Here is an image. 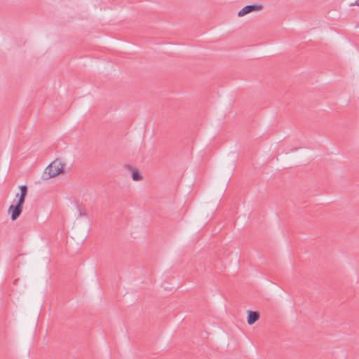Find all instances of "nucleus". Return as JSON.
Returning <instances> with one entry per match:
<instances>
[{"label":"nucleus","instance_id":"obj_1","mask_svg":"<svg viewBox=\"0 0 359 359\" xmlns=\"http://www.w3.org/2000/svg\"><path fill=\"white\" fill-rule=\"evenodd\" d=\"M64 164L60 161H53L45 169L42 178L44 180H49L52 177H55L59 174L63 172Z\"/></svg>","mask_w":359,"mask_h":359},{"label":"nucleus","instance_id":"obj_2","mask_svg":"<svg viewBox=\"0 0 359 359\" xmlns=\"http://www.w3.org/2000/svg\"><path fill=\"white\" fill-rule=\"evenodd\" d=\"M262 9V5H248L243 8L238 13L239 17H243L252 11H261Z\"/></svg>","mask_w":359,"mask_h":359},{"label":"nucleus","instance_id":"obj_3","mask_svg":"<svg viewBox=\"0 0 359 359\" xmlns=\"http://www.w3.org/2000/svg\"><path fill=\"white\" fill-rule=\"evenodd\" d=\"M22 207L19 205H11L8 208V212L11 214V219L15 220L21 214Z\"/></svg>","mask_w":359,"mask_h":359},{"label":"nucleus","instance_id":"obj_4","mask_svg":"<svg viewBox=\"0 0 359 359\" xmlns=\"http://www.w3.org/2000/svg\"><path fill=\"white\" fill-rule=\"evenodd\" d=\"M247 313H248L247 321L249 325H251L259 320V316H260L259 312L248 310L247 311Z\"/></svg>","mask_w":359,"mask_h":359},{"label":"nucleus","instance_id":"obj_5","mask_svg":"<svg viewBox=\"0 0 359 359\" xmlns=\"http://www.w3.org/2000/svg\"><path fill=\"white\" fill-rule=\"evenodd\" d=\"M76 209L78 211L79 217H87L88 216V210L85 205L80 204V203H77Z\"/></svg>","mask_w":359,"mask_h":359},{"label":"nucleus","instance_id":"obj_6","mask_svg":"<svg viewBox=\"0 0 359 359\" xmlns=\"http://www.w3.org/2000/svg\"><path fill=\"white\" fill-rule=\"evenodd\" d=\"M132 179L134 181H140V180H142V176L138 171L135 170L132 173Z\"/></svg>","mask_w":359,"mask_h":359},{"label":"nucleus","instance_id":"obj_7","mask_svg":"<svg viewBox=\"0 0 359 359\" xmlns=\"http://www.w3.org/2000/svg\"><path fill=\"white\" fill-rule=\"evenodd\" d=\"M25 196H26L22 195V194L20 195L19 194H17L16 197H19L17 205H19L20 206L22 207V204L24 203L25 200Z\"/></svg>","mask_w":359,"mask_h":359},{"label":"nucleus","instance_id":"obj_8","mask_svg":"<svg viewBox=\"0 0 359 359\" xmlns=\"http://www.w3.org/2000/svg\"><path fill=\"white\" fill-rule=\"evenodd\" d=\"M20 194L26 196L27 192V188L25 185H22L20 187Z\"/></svg>","mask_w":359,"mask_h":359},{"label":"nucleus","instance_id":"obj_9","mask_svg":"<svg viewBox=\"0 0 359 359\" xmlns=\"http://www.w3.org/2000/svg\"><path fill=\"white\" fill-rule=\"evenodd\" d=\"M356 4L359 6V0L357 1Z\"/></svg>","mask_w":359,"mask_h":359}]
</instances>
